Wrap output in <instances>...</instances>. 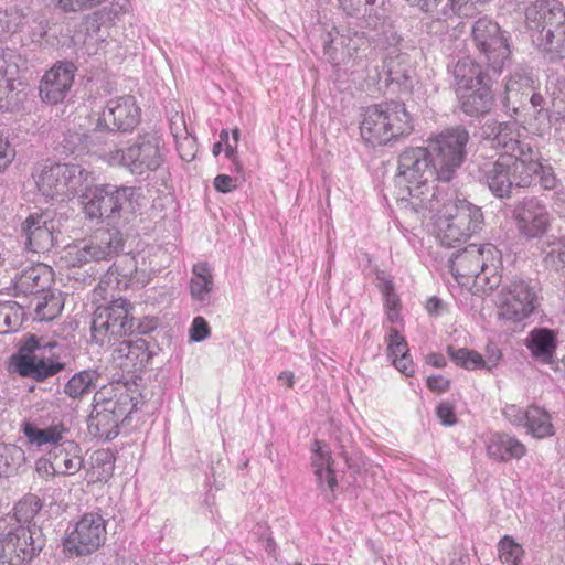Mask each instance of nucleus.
I'll return each mask as SVG.
<instances>
[{
    "mask_svg": "<svg viewBox=\"0 0 565 565\" xmlns=\"http://www.w3.org/2000/svg\"><path fill=\"white\" fill-rule=\"evenodd\" d=\"M132 186L102 184L92 189L86 195L84 212L89 218H105L110 228H98L89 237L68 247L64 262L68 267H82L90 262L110 260L125 246L124 234L115 226L129 221L134 213Z\"/></svg>",
    "mask_w": 565,
    "mask_h": 565,
    "instance_id": "obj_1",
    "label": "nucleus"
},
{
    "mask_svg": "<svg viewBox=\"0 0 565 565\" xmlns=\"http://www.w3.org/2000/svg\"><path fill=\"white\" fill-rule=\"evenodd\" d=\"M439 181L438 167L428 147H409L401 152L397 161L396 193L401 210L425 218L431 209H436V198L444 192L435 185Z\"/></svg>",
    "mask_w": 565,
    "mask_h": 565,
    "instance_id": "obj_2",
    "label": "nucleus"
},
{
    "mask_svg": "<svg viewBox=\"0 0 565 565\" xmlns=\"http://www.w3.org/2000/svg\"><path fill=\"white\" fill-rule=\"evenodd\" d=\"M435 198L436 209L427 215L436 214L435 232L443 245L455 247L481 230L483 214L479 206L458 198L455 191H444Z\"/></svg>",
    "mask_w": 565,
    "mask_h": 565,
    "instance_id": "obj_3",
    "label": "nucleus"
},
{
    "mask_svg": "<svg viewBox=\"0 0 565 565\" xmlns=\"http://www.w3.org/2000/svg\"><path fill=\"white\" fill-rule=\"evenodd\" d=\"M450 72L461 110L471 117L489 113L493 104V94L483 67L466 56L458 60Z\"/></svg>",
    "mask_w": 565,
    "mask_h": 565,
    "instance_id": "obj_4",
    "label": "nucleus"
},
{
    "mask_svg": "<svg viewBox=\"0 0 565 565\" xmlns=\"http://www.w3.org/2000/svg\"><path fill=\"white\" fill-rule=\"evenodd\" d=\"M500 253L492 244H471L449 259L450 271L458 284L467 285L473 279L478 287L487 290L500 285Z\"/></svg>",
    "mask_w": 565,
    "mask_h": 565,
    "instance_id": "obj_5",
    "label": "nucleus"
},
{
    "mask_svg": "<svg viewBox=\"0 0 565 565\" xmlns=\"http://www.w3.org/2000/svg\"><path fill=\"white\" fill-rule=\"evenodd\" d=\"M542 169L539 159L530 157L499 156L495 161L479 164V179L499 199H508L514 188H526L533 174Z\"/></svg>",
    "mask_w": 565,
    "mask_h": 565,
    "instance_id": "obj_6",
    "label": "nucleus"
},
{
    "mask_svg": "<svg viewBox=\"0 0 565 565\" xmlns=\"http://www.w3.org/2000/svg\"><path fill=\"white\" fill-rule=\"evenodd\" d=\"M414 129L413 120L405 105L388 102L371 106L361 122V137L372 146L386 145L392 140L406 137Z\"/></svg>",
    "mask_w": 565,
    "mask_h": 565,
    "instance_id": "obj_7",
    "label": "nucleus"
},
{
    "mask_svg": "<svg viewBox=\"0 0 565 565\" xmlns=\"http://www.w3.org/2000/svg\"><path fill=\"white\" fill-rule=\"evenodd\" d=\"M137 403V397L124 386L116 388L111 396H106L104 392L96 393L88 418L89 433L104 440L116 438L119 424L136 409Z\"/></svg>",
    "mask_w": 565,
    "mask_h": 565,
    "instance_id": "obj_8",
    "label": "nucleus"
},
{
    "mask_svg": "<svg viewBox=\"0 0 565 565\" xmlns=\"http://www.w3.org/2000/svg\"><path fill=\"white\" fill-rule=\"evenodd\" d=\"M111 167H121L134 175H145L157 171L163 163V146L156 132L139 134L122 149L104 154Z\"/></svg>",
    "mask_w": 565,
    "mask_h": 565,
    "instance_id": "obj_9",
    "label": "nucleus"
},
{
    "mask_svg": "<svg viewBox=\"0 0 565 565\" xmlns=\"http://www.w3.org/2000/svg\"><path fill=\"white\" fill-rule=\"evenodd\" d=\"M130 310V302L124 298L97 307L90 326L92 341L99 347H111L130 334L134 328Z\"/></svg>",
    "mask_w": 565,
    "mask_h": 565,
    "instance_id": "obj_10",
    "label": "nucleus"
},
{
    "mask_svg": "<svg viewBox=\"0 0 565 565\" xmlns=\"http://www.w3.org/2000/svg\"><path fill=\"white\" fill-rule=\"evenodd\" d=\"M469 132L462 127L446 129L427 140V147L438 167V178L449 182L467 158Z\"/></svg>",
    "mask_w": 565,
    "mask_h": 565,
    "instance_id": "obj_11",
    "label": "nucleus"
},
{
    "mask_svg": "<svg viewBox=\"0 0 565 565\" xmlns=\"http://www.w3.org/2000/svg\"><path fill=\"white\" fill-rule=\"evenodd\" d=\"M471 39L479 57L488 68L500 74L511 55L508 38L500 25L486 17L480 18L473 23Z\"/></svg>",
    "mask_w": 565,
    "mask_h": 565,
    "instance_id": "obj_12",
    "label": "nucleus"
},
{
    "mask_svg": "<svg viewBox=\"0 0 565 565\" xmlns=\"http://www.w3.org/2000/svg\"><path fill=\"white\" fill-rule=\"evenodd\" d=\"M89 173L78 164L56 163L44 167L36 177V186L46 198L65 201L75 196Z\"/></svg>",
    "mask_w": 565,
    "mask_h": 565,
    "instance_id": "obj_13",
    "label": "nucleus"
},
{
    "mask_svg": "<svg viewBox=\"0 0 565 565\" xmlns=\"http://www.w3.org/2000/svg\"><path fill=\"white\" fill-rule=\"evenodd\" d=\"M107 520L99 511L84 513L63 541L64 552L72 557L94 554L106 542Z\"/></svg>",
    "mask_w": 565,
    "mask_h": 565,
    "instance_id": "obj_14",
    "label": "nucleus"
},
{
    "mask_svg": "<svg viewBox=\"0 0 565 565\" xmlns=\"http://www.w3.org/2000/svg\"><path fill=\"white\" fill-rule=\"evenodd\" d=\"M141 109L132 95L115 96L107 100L102 111L90 116V125H96L103 135L128 132L140 122Z\"/></svg>",
    "mask_w": 565,
    "mask_h": 565,
    "instance_id": "obj_15",
    "label": "nucleus"
},
{
    "mask_svg": "<svg viewBox=\"0 0 565 565\" xmlns=\"http://www.w3.org/2000/svg\"><path fill=\"white\" fill-rule=\"evenodd\" d=\"M43 545L39 527L19 525L0 540V565H25Z\"/></svg>",
    "mask_w": 565,
    "mask_h": 565,
    "instance_id": "obj_16",
    "label": "nucleus"
},
{
    "mask_svg": "<svg viewBox=\"0 0 565 565\" xmlns=\"http://www.w3.org/2000/svg\"><path fill=\"white\" fill-rule=\"evenodd\" d=\"M537 306L535 288L523 279H513L500 291L498 318L503 323H519L527 319Z\"/></svg>",
    "mask_w": 565,
    "mask_h": 565,
    "instance_id": "obj_17",
    "label": "nucleus"
},
{
    "mask_svg": "<svg viewBox=\"0 0 565 565\" xmlns=\"http://www.w3.org/2000/svg\"><path fill=\"white\" fill-rule=\"evenodd\" d=\"M523 135L524 128L515 120L499 122L491 119L481 127L482 140L489 142L491 148L503 150L502 156L539 159V152L524 142Z\"/></svg>",
    "mask_w": 565,
    "mask_h": 565,
    "instance_id": "obj_18",
    "label": "nucleus"
},
{
    "mask_svg": "<svg viewBox=\"0 0 565 565\" xmlns=\"http://www.w3.org/2000/svg\"><path fill=\"white\" fill-rule=\"evenodd\" d=\"M17 294L36 295L43 294V299L36 303V312L42 319H52L61 307L53 297L47 299L49 288L52 284V270L43 264L32 265L23 269L13 278Z\"/></svg>",
    "mask_w": 565,
    "mask_h": 565,
    "instance_id": "obj_19",
    "label": "nucleus"
},
{
    "mask_svg": "<svg viewBox=\"0 0 565 565\" xmlns=\"http://www.w3.org/2000/svg\"><path fill=\"white\" fill-rule=\"evenodd\" d=\"M53 348H55V343L41 344L34 335H31L21 345L17 356L18 373L35 381H43L58 373L63 369V364L44 356V351Z\"/></svg>",
    "mask_w": 565,
    "mask_h": 565,
    "instance_id": "obj_20",
    "label": "nucleus"
},
{
    "mask_svg": "<svg viewBox=\"0 0 565 565\" xmlns=\"http://www.w3.org/2000/svg\"><path fill=\"white\" fill-rule=\"evenodd\" d=\"M513 218L519 233L523 237L535 239L547 234L553 217L547 206L532 196L524 198L515 204Z\"/></svg>",
    "mask_w": 565,
    "mask_h": 565,
    "instance_id": "obj_21",
    "label": "nucleus"
},
{
    "mask_svg": "<svg viewBox=\"0 0 565 565\" xmlns=\"http://www.w3.org/2000/svg\"><path fill=\"white\" fill-rule=\"evenodd\" d=\"M149 280L150 276L145 270H138L136 257L125 255L114 263L100 278L98 289H139L145 287Z\"/></svg>",
    "mask_w": 565,
    "mask_h": 565,
    "instance_id": "obj_22",
    "label": "nucleus"
},
{
    "mask_svg": "<svg viewBox=\"0 0 565 565\" xmlns=\"http://www.w3.org/2000/svg\"><path fill=\"white\" fill-rule=\"evenodd\" d=\"M77 68L74 63L62 61L55 63L42 77L39 94L47 104L62 103L68 95Z\"/></svg>",
    "mask_w": 565,
    "mask_h": 565,
    "instance_id": "obj_23",
    "label": "nucleus"
},
{
    "mask_svg": "<svg viewBox=\"0 0 565 565\" xmlns=\"http://www.w3.org/2000/svg\"><path fill=\"white\" fill-rule=\"evenodd\" d=\"M525 23L531 34L565 25V9L559 0H535L525 9Z\"/></svg>",
    "mask_w": 565,
    "mask_h": 565,
    "instance_id": "obj_24",
    "label": "nucleus"
},
{
    "mask_svg": "<svg viewBox=\"0 0 565 565\" xmlns=\"http://www.w3.org/2000/svg\"><path fill=\"white\" fill-rule=\"evenodd\" d=\"M25 237V248L32 253H43L53 246L54 224L49 213H32L21 225Z\"/></svg>",
    "mask_w": 565,
    "mask_h": 565,
    "instance_id": "obj_25",
    "label": "nucleus"
},
{
    "mask_svg": "<svg viewBox=\"0 0 565 565\" xmlns=\"http://www.w3.org/2000/svg\"><path fill=\"white\" fill-rule=\"evenodd\" d=\"M524 345L533 360L547 365L556 363L557 332L548 328H534L524 339Z\"/></svg>",
    "mask_w": 565,
    "mask_h": 565,
    "instance_id": "obj_26",
    "label": "nucleus"
},
{
    "mask_svg": "<svg viewBox=\"0 0 565 565\" xmlns=\"http://www.w3.org/2000/svg\"><path fill=\"white\" fill-rule=\"evenodd\" d=\"M533 77L531 72L523 66H518L507 78L502 104L507 111L518 114L520 106L529 96L533 88Z\"/></svg>",
    "mask_w": 565,
    "mask_h": 565,
    "instance_id": "obj_27",
    "label": "nucleus"
},
{
    "mask_svg": "<svg viewBox=\"0 0 565 565\" xmlns=\"http://www.w3.org/2000/svg\"><path fill=\"white\" fill-rule=\"evenodd\" d=\"M49 460L54 472L64 476L75 475L84 462L79 445L67 438L50 449Z\"/></svg>",
    "mask_w": 565,
    "mask_h": 565,
    "instance_id": "obj_28",
    "label": "nucleus"
},
{
    "mask_svg": "<svg viewBox=\"0 0 565 565\" xmlns=\"http://www.w3.org/2000/svg\"><path fill=\"white\" fill-rule=\"evenodd\" d=\"M487 455L498 461L507 462L512 459H521L526 455L525 445L515 436L505 433L490 435L486 445Z\"/></svg>",
    "mask_w": 565,
    "mask_h": 565,
    "instance_id": "obj_29",
    "label": "nucleus"
},
{
    "mask_svg": "<svg viewBox=\"0 0 565 565\" xmlns=\"http://www.w3.org/2000/svg\"><path fill=\"white\" fill-rule=\"evenodd\" d=\"M313 446L312 468L317 484L322 491L329 490L333 493L338 487V481L332 468L333 459L331 452L319 440H315Z\"/></svg>",
    "mask_w": 565,
    "mask_h": 565,
    "instance_id": "obj_30",
    "label": "nucleus"
},
{
    "mask_svg": "<svg viewBox=\"0 0 565 565\" xmlns=\"http://www.w3.org/2000/svg\"><path fill=\"white\" fill-rule=\"evenodd\" d=\"M532 42L550 62L565 58V24L531 34Z\"/></svg>",
    "mask_w": 565,
    "mask_h": 565,
    "instance_id": "obj_31",
    "label": "nucleus"
},
{
    "mask_svg": "<svg viewBox=\"0 0 565 565\" xmlns=\"http://www.w3.org/2000/svg\"><path fill=\"white\" fill-rule=\"evenodd\" d=\"M21 431L24 434L26 440L38 447L45 446L55 447L65 439L70 429L62 423L50 425L45 428H40L35 423L23 420L21 424Z\"/></svg>",
    "mask_w": 565,
    "mask_h": 565,
    "instance_id": "obj_32",
    "label": "nucleus"
},
{
    "mask_svg": "<svg viewBox=\"0 0 565 565\" xmlns=\"http://www.w3.org/2000/svg\"><path fill=\"white\" fill-rule=\"evenodd\" d=\"M214 288L213 270L207 263L193 265L192 277L189 282L191 298L206 306L210 303L211 292Z\"/></svg>",
    "mask_w": 565,
    "mask_h": 565,
    "instance_id": "obj_33",
    "label": "nucleus"
},
{
    "mask_svg": "<svg viewBox=\"0 0 565 565\" xmlns=\"http://www.w3.org/2000/svg\"><path fill=\"white\" fill-rule=\"evenodd\" d=\"M103 143V136L97 131L96 125H92L87 132L67 130L61 142L64 152L71 154L96 150Z\"/></svg>",
    "mask_w": 565,
    "mask_h": 565,
    "instance_id": "obj_34",
    "label": "nucleus"
},
{
    "mask_svg": "<svg viewBox=\"0 0 565 565\" xmlns=\"http://www.w3.org/2000/svg\"><path fill=\"white\" fill-rule=\"evenodd\" d=\"M539 249L546 268L558 271L565 267V235H545Z\"/></svg>",
    "mask_w": 565,
    "mask_h": 565,
    "instance_id": "obj_35",
    "label": "nucleus"
},
{
    "mask_svg": "<svg viewBox=\"0 0 565 565\" xmlns=\"http://www.w3.org/2000/svg\"><path fill=\"white\" fill-rule=\"evenodd\" d=\"M524 427L527 434L537 439L551 437L555 434L550 413L536 405L527 407Z\"/></svg>",
    "mask_w": 565,
    "mask_h": 565,
    "instance_id": "obj_36",
    "label": "nucleus"
},
{
    "mask_svg": "<svg viewBox=\"0 0 565 565\" xmlns=\"http://www.w3.org/2000/svg\"><path fill=\"white\" fill-rule=\"evenodd\" d=\"M99 374L94 370H84L75 373L64 385V393L75 399L89 394L97 384Z\"/></svg>",
    "mask_w": 565,
    "mask_h": 565,
    "instance_id": "obj_37",
    "label": "nucleus"
},
{
    "mask_svg": "<svg viewBox=\"0 0 565 565\" xmlns=\"http://www.w3.org/2000/svg\"><path fill=\"white\" fill-rule=\"evenodd\" d=\"M25 462V454L21 447L12 444H0V478L19 473Z\"/></svg>",
    "mask_w": 565,
    "mask_h": 565,
    "instance_id": "obj_38",
    "label": "nucleus"
},
{
    "mask_svg": "<svg viewBox=\"0 0 565 565\" xmlns=\"http://www.w3.org/2000/svg\"><path fill=\"white\" fill-rule=\"evenodd\" d=\"M449 358L456 363V365L466 369L468 371L483 370V356L475 350L468 348L455 349L452 347L447 348Z\"/></svg>",
    "mask_w": 565,
    "mask_h": 565,
    "instance_id": "obj_39",
    "label": "nucleus"
},
{
    "mask_svg": "<svg viewBox=\"0 0 565 565\" xmlns=\"http://www.w3.org/2000/svg\"><path fill=\"white\" fill-rule=\"evenodd\" d=\"M41 499L32 493L25 494L14 505V518L19 523L29 524L42 509Z\"/></svg>",
    "mask_w": 565,
    "mask_h": 565,
    "instance_id": "obj_40",
    "label": "nucleus"
},
{
    "mask_svg": "<svg viewBox=\"0 0 565 565\" xmlns=\"http://www.w3.org/2000/svg\"><path fill=\"white\" fill-rule=\"evenodd\" d=\"M21 324V309L14 301L0 300V333L6 334Z\"/></svg>",
    "mask_w": 565,
    "mask_h": 565,
    "instance_id": "obj_41",
    "label": "nucleus"
},
{
    "mask_svg": "<svg viewBox=\"0 0 565 565\" xmlns=\"http://www.w3.org/2000/svg\"><path fill=\"white\" fill-rule=\"evenodd\" d=\"M119 347L117 349L120 356H125L127 360L135 361L148 360L149 355L147 353L148 345L147 342L142 339H138L136 341L120 340L118 341Z\"/></svg>",
    "mask_w": 565,
    "mask_h": 565,
    "instance_id": "obj_42",
    "label": "nucleus"
},
{
    "mask_svg": "<svg viewBox=\"0 0 565 565\" xmlns=\"http://www.w3.org/2000/svg\"><path fill=\"white\" fill-rule=\"evenodd\" d=\"M523 548L510 536H504L499 543V556L502 563L519 565Z\"/></svg>",
    "mask_w": 565,
    "mask_h": 565,
    "instance_id": "obj_43",
    "label": "nucleus"
},
{
    "mask_svg": "<svg viewBox=\"0 0 565 565\" xmlns=\"http://www.w3.org/2000/svg\"><path fill=\"white\" fill-rule=\"evenodd\" d=\"M341 45L347 51V56L352 57L358 51L369 43V38L364 32L348 31L347 34L340 35Z\"/></svg>",
    "mask_w": 565,
    "mask_h": 565,
    "instance_id": "obj_44",
    "label": "nucleus"
},
{
    "mask_svg": "<svg viewBox=\"0 0 565 565\" xmlns=\"http://www.w3.org/2000/svg\"><path fill=\"white\" fill-rule=\"evenodd\" d=\"M406 353H408V345L404 337L396 329H391L388 333L387 356L393 361Z\"/></svg>",
    "mask_w": 565,
    "mask_h": 565,
    "instance_id": "obj_45",
    "label": "nucleus"
},
{
    "mask_svg": "<svg viewBox=\"0 0 565 565\" xmlns=\"http://www.w3.org/2000/svg\"><path fill=\"white\" fill-rule=\"evenodd\" d=\"M337 35H339V32L335 26H333L329 31H326L321 35L323 54L327 56V58L330 63H334V64H339L342 61V60L338 58L337 49L333 46Z\"/></svg>",
    "mask_w": 565,
    "mask_h": 565,
    "instance_id": "obj_46",
    "label": "nucleus"
},
{
    "mask_svg": "<svg viewBox=\"0 0 565 565\" xmlns=\"http://www.w3.org/2000/svg\"><path fill=\"white\" fill-rule=\"evenodd\" d=\"M385 309L387 313V319L391 322H395L398 320V306L399 299L397 295L393 291V287L391 284L385 286Z\"/></svg>",
    "mask_w": 565,
    "mask_h": 565,
    "instance_id": "obj_47",
    "label": "nucleus"
},
{
    "mask_svg": "<svg viewBox=\"0 0 565 565\" xmlns=\"http://www.w3.org/2000/svg\"><path fill=\"white\" fill-rule=\"evenodd\" d=\"M503 416L507 420H509L513 426H523L525 425L527 409H522L521 407L509 404L503 407Z\"/></svg>",
    "mask_w": 565,
    "mask_h": 565,
    "instance_id": "obj_48",
    "label": "nucleus"
},
{
    "mask_svg": "<svg viewBox=\"0 0 565 565\" xmlns=\"http://www.w3.org/2000/svg\"><path fill=\"white\" fill-rule=\"evenodd\" d=\"M191 340L201 342L210 337V327L203 317H195L190 329Z\"/></svg>",
    "mask_w": 565,
    "mask_h": 565,
    "instance_id": "obj_49",
    "label": "nucleus"
},
{
    "mask_svg": "<svg viewBox=\"0 0 565 565\" xmlns=\"http://www.w3.org/2000/svg\"><path fill=\"white\" fill-rule=\"evenodd\" d=\"M15 150L8 138L0 131V172L4 171L13 161Z\"/></svg>",
    "mask_w": 565,
    "mask_h": 565,
    "instance_id": "obj_50",
    "label": "nucleus"
},
{
    "mask_svg": "<svg viewBox=\"0 0 565 565\" xmlns=\"http://www.w3.org/2000/svg\"><path fill=\"white\" fill-rule=\"evenodd\" d=\"M104 1L105 0H54L64 11H77L83 8H92Z\"/></svg>",
    "mask_w": 565,
    "mask_h": 565,
    "instance_id": "obj_51",
    "label": "nucleus"
},
{
    "mask_svg": "<svg viewBox=\"0 0 565 565\" xmlns=\"http://www.w3.org/2000/svg\"><path fill=\"white\" fill-rule=\"evenodd\" d=\"M502 359L501 350L493 343H490L486 348V358H483V370L491 372L498 366Z\"/></svg>",
    "mask_w": 565,
    "mask_h": 565,
    "instance_id": "obj_52",
    "label": "nucleus"
},
{
    "mask_svg": "<svg viewBox=\"0 0 565 565\" xmlns=\"http://www.w3.org/2000/svg\"><path fill=\"white\" fill-rule=\"evenodd\" d=\"M436 415L445 426H452L456 423L454 406L448 402L440 403L436 408Z\"/></svg>",
    "mask_w": 565,
    "mask_h": 565,
    "instance_id": "obj_53",
    "label": "nucleus"
},
{
    "mask_svg": "<svg viewBox=\"0 0 565 565\" xmlns=\"http://www.w3.org/2000/svg\"><path fill=\"white\" fill-rule=\"evenodd\" d=\"M236 182V178H232L227 174H218L215 177L213 185L216 191L222 193H228L237 186Z\"/></svg>",
    "mask_w": 565,
    "mask_h": 565,
    "instance_id": "obj_54",
    "label": "nucleus"
},
{
    "mask_svg": "<svg viewBox=\"0 0 565 565\" xmlns=\"http://www.w3.org/2000/svg\"><path fill=\"white\" fill-rule=\"evenodd\" d=\"M530 103L532 108L534 109L535 117L536 118H548V111L544 108L545 105V98L540 93H532L530 96Z\"/></svg>",
    "mask_w": 565,
    "mask_h": 565,
    "instance_id": "obj_55",
    "label": "nucleus"
},
{
    "mask_svg": "<svg viewBox=\"0 0 565 565\" xmlns=\"http://www.w3.org/2000/svg\"><path fill=\"white\" fill-rule=\"evenodd\" d=\"M427 386L434 392H446L450 386V381L443 375H431L427 379Z\"/></svg>",
    "mask_w": 565,
    "mask_h": 565,
    "instance_id": "obj_56",
    "label": "nucleus"
},
{
    "mask_svg": "<svg viewBox=\"0 0 565 565\" xmlns=\"http://www.w3.org/2000/svg\"><path fill=\"white\" fill-rule=\"evenodd\" d=\"M392 362L394 366L406 376H411L414 373L413 362L408 353L401 355Z\"/></svg>",
    "mask_w": 565,
    "mask_h": 565,
    "instance_id": "obj_57",
    "label": "nucleus"
},
{
    "mask_svg": "<svg viewBox=\"0 0 565 565\" xmlns=\"http://www.w3.org/2000/svg\"><path fill=\"white\" fill-rule=\"evenodd\" d=\"M159 326V320L154 317H145L139 320L136 330L139 334H148L156 330Z\"/></svg>",
    "mask_w": 565,
    "mask_h": 565,
    "instance_id": "obj_58",
    "label": "nucleus"
},
{
    "mask_svg": "<svg viewBox=\"0 0 565 565\" xmlns=\"http://www.w3.org/2000/svg\"><path fill=\"white\" fill-rule=\"evenodd\" d=\"M385 67L391 82L401 83L402 79L407 78L406 71L396 68L395 61L393 58L385 62Z\"/></svg>",
    "mask_w": 565,
    "mask_h": 565,
    "instance_id": "obj_59",
    "label": "nucleus"
},
{
    "mask_svg": "<svg viewBox=\"0 0 565 565\" xmlns=\"http://www.w3.org/2000/svg\"><path fill=\"white\" fill-rule=\"evenodd\" d=\"M13 74L12 67L7 64L6 58L0 57V84L3 82L6 87L11 86Z\"/></svg>",
    "mask_w": 565,
    "mask_h": 565,
    "instance_id": "obj_60",
    "label": "nucleus"
},
{
    "mask_svg": "<svg viewBox=\"0 0 565 565\" xmlns=\"http://www.w3.org/2000/svg\"><path fill=\"white\" fill-rule=\"evenodd\" d=\"M342 9L349 14L354 15L359 13L364 7V0H339Z\"/></svg>",
    "mask_w": 565,
    "mask_h": 565,
    "instance_id": "obj_61",
    "label": "nucleus"
},
{
    "mask_svg": "<svg viewBox=\"0 0 565 565\" xmlns=\"http://www.w3.org/2000/svg\"><path fill=\"white\" fill-rule=\"evenodd\" d=\"M412 6H418L423 11L431 12L440 0H407Z\"/></svg>",
    "mask_w": 565,
    "mask_h": 565,
    "instance_id": "obj_62",
    "label": "nucleus"
},
{
    "mask_svg": "<svg viewBox=\"0 0 565 565\" xmlns=\"http://www.w3.org/2000/svg\"><path fill=\"white\" fill-rule=\"evenodd\" d=\"M236 146L237 145H234V146L233 145H226V147H225V156H226V158H228L233 162V164L235 166V170L239 172L242 170V166L236 160V154H237Z\"/></svg>",
    "mask_w": 565,
    "mask_h": 565,
    "instance_id": "obj_63",
    "label": "nucleus"
},
{
    "mask_svg": "<svg viewBox=\"0 0 565 565\" xmlns=\"http://www.w3.org/2000/svg\"><path fill=\"white\" fill-rule=\"evenodd\" d=\"M427 363L434 367H445L446 359L440 353H431L427 356Z\"/></svg>",
    "mask_w": 565,
    "mask_h": 565,
    "instance_id": "obj_64",
    "label": "nucleus"
}]
</instances>
